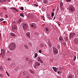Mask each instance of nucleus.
Instances as JSON below:
<instances>
[{
	"label": "nucleus",
	"mask_w": 78,
	"mask_h": 78,
	"mask_svg": "<svg viewBox=\"0 0 78 78\" xmlns=\"http://www.w3.org/2000/svg\"><path fill=\"white\" fill-rule=\"evenodd\" d=\"M16 44L14 42L11 43L9 45V48L11 51H12V50H14L16 48Z\"/></svg>",
	"instance_id": "obj_1"
},
{
	"label": "nucleus",
	"mask_w": 78,
	"mask_h": 78,
	"mask_svg": "<svg viewBox=\"0 0 78 78\" xmlns=\"http://www.w3.org/2000/svg\"><path fill=\"white\" fill-rule=\"evenodd\" d=\"M68 9L71 12H73L75 11V8L72 5L69 6L68 8Z\"/></svg>",
	"instance_id": "obj_2"
},
{
	"label": "nucleus",
	"mask_w": 78,
	"mask_h": 78,
	"mask_svg": "<svg viewBox=\"0 0 78 78\" xmlns=\"http://www.w3.org/2000/svg\"><path fill=\"white\" fill-rule=\"evenodd\" d=\"M53 52L54 54L55 55H56V54H58V50L57 49L55 48V47H53Z\"/></svg>",
	"instance_id": "obj_3"
},
{
	"label": "nucleus",
	"mask_w": 78,
	"mask_h": 78,
	"mask_svg": "<svg viewBox=\"0 0 78 78\" xmlns=\"http://www.w3.org/2000/svg\"><path fill=\"white\" fill-rule=\"evenodd\" d=\"M22 27L24 30H27L28 28V25H27V24H23L22 25Z\"/></svg>",
	"instance_id": "obj_4"
},
{
	"label": "nucleus",
	"mask_w": 78,
	"mask_h": 78,
	"mask_svg": "<svg viewBox=\"0 0 78 78\" xmlns=\"http://www.w3.org/2000/svg\"><path fill=\"white\" fill-rule=\"evenodd\" d=\"M75 35V33H70V34H69V39H72L73 38L74 36Z\"/></svg>",
	"instance_id": "obj_5"
},
{
	"label": "nucleus",
	"mask_w": 78,
	"mask_h": 78,
	"mask_svg": "<svg viewBox=\"0 0 78 78\" xmlns=\"http://www.w3.org/2000/svg\"><path fill=\"white\" fill-rule=\"evenodd\" d=\"M40 65H41V63H40L39 62H35V68H36V67H37V68H38L39 66H40Z\"/></svg>",
	"instance_id": "obj_6"
},
{
	"label": "nucleus",
	"mask_w": 78,
	"mask_h": 78,
	"mask_svg": "<svg viewBox=\"0 0 78 78\" xmlns=\"http://www.w3.org/2000/svg\"><path fill=\"white\" fill-rule=\"evenodd\" d=\"M5 49H1V53L2 54V57L5 56Z\"/></svg>",
	"instance_id": "obj_7"
},
{
	"label": "nucleus",
	"mask_w": 78,
	"mask_h": 78,
	"mask_svg": "<svg viewBox=\"0 0 78 78\" xmlns=\"http://www.w3.org/2000/svg\"><path fill=\"white\" fill-rule=\"evenodd\" d=\"M37 60L38 61H39V62H40L41 63H43V62H43V61L42 60V58H41V57H38L37 58Z\"/></svg>",
	"instance_id": "obj_8"
},
{
	"label": "nucleus",
	"mask_w": 78,
	"mask_h": 78,
	"mask_svg": "<svg viewBox=\"0 0 78 78\" xmlns=\"http://www.w3.org/2000/svg\"><path fill=\"white\" fill-rule=\"evenodd\" d=\"M30 26L31 27H34V29H35V28H36V24L34 23H33L32 24H31V25H30Z\"/></svg>",
	"instance_id": "obj_9"
},
{
	"label": "nucleus",
	"mask_w": 78,
	"mask_h": 78,
	"mask_svg": "<svg viewBox=\"0 0 78 78\" xmlns=\"http://www.w3.org/2000/svg\"><path fill=\"white\" fill-rule=\"evenodd\" d=\"M52 69L54 70V71L55 72H57V71H58L57 70L58 69V68H57L55 67H52Z\"/></svg>",
	"instance_id": "obj_10"
},
{
	"label": "nucleus",
	"mask_w": 78,
	"mask_h": 78,
	"mask_svg": "<svg viewBox=\"0 0 78 78\" xmlns=\"http://www.w3.org/2000/svg\"><path fill=\"white\" fill-rule=\"evenodd\" d=\"M26 36L29 38H30V32H27L26 33Z\"/></svg>",
	"instance_id": "obj_11"
},
{
	"label": "nucleus",
	"mask_w": 78,
	"mask_h": 78,
	"mask_svg": "<svg viewBox=\"0 0 78 78\" xmlns=\"http://www.w3.org/2000/svg\"><path fill=\"white\" fill-rule=\"evenodd\" d=\"M22 19H20L18 20V21L17 22V23H20L22 21Z\"/></svg>",
	"instance_id": "obj_12"
},
{
	"label": "nucleus",
	"mask_w": 78,
	"mask_h": 78,
	"mask_svg": "<svg viewBox=\"0 0 78 78\" xmlns=\"http://www.w3.org/2000/svg\"><path fill=\"white\" fill-rule=\"evenodd\" d=\"M8 0H0V2L1 3H5V2H6V1Z\"/></svg>",
	"instance_id": "obj_13"
},
{
	"label": "nucleus",
	"mask_w": 78,
	"mask_h": 78,
	"mask_svg": "<svg viewBox=\"0 0 78 78\" xmlns=\"http://www.w3.org/2000/svg\"><path fill=\"white\" fill-rule=\"evenodd\" d=\"M12 9H14V10H15L16 12H19V10H18V9H17L16 8H14V7H12L11 8Z\"/></svg>",
	"instance_id": "obj_14"
},
{
	"label": "nucleus",
	"mask_w": 78,
	"mask_h": 78,
	"mask_svg": "<svg viewBox=\"0 0 78 78\" xmlns=\"http://www.w3.org/2000/svg\"><path fill=\"white\" fill-rule=\"evenodd\" d=\"M63 6V3H62V2H60V7L61 8H62Z\"/></svg>",
	"instance_id": "obj_15"
},
{
	"label": "nucleus",
	"mask_w": 78,
	"mask_h": 78,
	"mask_svg": "<svg viewBox=\"0 0 78 78\" xmlns=\"http://www.w3.org/2000/svg\"><path fill=\"white\" fill-rule=\"evenodd\" d=\"M10 34L12 36H13V37H15L16 36V34L13 33H11Z\"/></svg>",
	"instance_id": "obj_16"
},
{
	"label": "nucleus",
	"mask_w": 78,
	"mask_h": 78,
	"mask_svg": "<svg viewBox=\"0 0 78 78\" xmlns=\"http://www.w3.org/2000/svg\"><path fill=\"white\" fill-rule=\"evenodd\" d=\"M59 39L60 41H61L63 42V41H64V40H63V38L62 37H59Z\"/></svg>",
	"instance_id": "obj_17"
},
{
	"label": "nucleus",
	"mask_w": 78,
	"mask_h": 78,
	"mask_svg": "<svg viewBox=\"0 0 78 78\" xmlns=\"http://www.w3.org/2000/svg\"><path fill=\"white\" fill-rule=\"evenodd\" d=\"M44 3H45V4H46L48 2V0H44Z\"/></svg>",
	"instance_id": "obj_18"
},
{
	"label": "nucleus",
	"mask_w": 78,
	"mask_h": 78,
	"mask_svg": "<svg viewBox=\"0 0 78 78\" xmlns=\"http://www.w3.org/2000/svg\"><path fill=\"white\" fill-rule=\"evenodd\" d=\"M24 47H25V48H26V49H28V47L27 45H24Z\"/></svg>",
	"instance_id": "obj_19"
},
{
	"label": "nucleus",
	"mask_w": 78,
	"mask_h": 78,
	"mask_svg": "<svg viewBox=\"0 0 78 78\" xmlns=\"http://www.w3.org/2000/svg\"><path fill=\"white\" fill-rule=\"evenodd\" d=\"M20 16L21 17H23V16H24V14L23 13H21L20 14Z\"/></svg>",
	"instance_id": "obj_20"
},
{
	"label": "nucleus",
	"mask_w": 78,
	"mask_h": 78,
	"mask_svg": "<svg viewBox=\"0 0 78 78\" xmlns=\"http://www.w3.org/2000/svg\"><path fill=\"white\" fill-rule=\"evenodd\" d=\"M16 28H17V26L16 25H15L13 27V28H14V30H16Z\"/></svg>",
	"instance_id": "obj_21"
},
{
	"label": "nucleus",
	"mask_w": 78,
	"mask_h": 78,
	"mask_svg": "<svg viewBox=\"0 0 78 78\" xmlns=\"http://www.w3.org/2000/svg\"><path fill=\"white\" fill-rule=\"evenodd\" d=\"M34 55L35 58H37V53H35Z\"/></svg>",
	"instance_id": "obj_22"
},
{
	"label": "nucleus",
	"mask_w": 78,
	"mask_h": 78,
	"mask_svg": "<svg viewBox=\"0 0 78 78\" xmlns=\"http://www.w3.org/2000/svg\"><path fill=\"white\" fill-rule=\"evenodd\" d=\"M0 69L1 70H3V67H2V66H0Z\"/></svg>",
	"instance_id": "obj_23"
},
{
	"label": "nucleus",
	"mask_w": 78,
	"mask_h": 78,
	"mask_svg": "<svg viewBox=\"0 0 78 78\" xmlns=\"http://www.w3.org/2000/svg\"><path fill=\"white\" fill-rule=\"evenodd\" d=\"M40 46L41 47H44V44L43 43H41L40 44Z\"/></svg>",
	"instance_id": "obj_24"
},
{
	"label": "nucleus",
	"mask_w": 78,
	"mask_h": 78,
	"mask_svg": "<svg viewBox=\"0 0 78 78\" xmlns=\"http://www.w3.org/2000/svg\"><path fill=\"white\" fill-rule=\"evenodd\" d=\"M76 55H74V58H73V61H75V60L76 59Z\"/></svg>",
	"instance_id": "obj_25"
},
{
	"label": "nucleus",
	"mask_w": 78,
	"mask_h": 78,
	"mask_svg": "<svg viewBox=\"0 0 78 78\" xmlns=\"http://www.w3.org/2000/svg\"><path fill=\"white\" fill-rule=\"evenodd\" d=\"M29 61V64H30V63H31V62H32V60H31L30 59Z\"/></svg>",
	"instance_id": "obj_26"
},
{
	"label": "nucleus",
	"mask_w": 78,
	"mask_h": 78,
	"mask_svg": "<svg viewBox=\"0 0 78 78\" xmlns=\"http://www.w3.org/2000/svg\"><path fill=\"white\" fill-rule=\"evenodd\" d=\"M48 45L50 48H51V43H49L48 44Z\"/></svg>",
	"instance_id": "obj_27"
},
{
	"label": "nucleus",
	"mask_w": 78,
	"mask_h": 78,
	"mask_svg": "<svg viewBox=\"0 0 78 78\" xmlns=\"http://www.w3.org/2000/svg\"><path fill=\"white\" fill-rule=\"evenodd\" d=\"M48 18L49 19V20H50V19L51 20V19H52L51 16H49L48 17Z\"/></svg>",
	"instance_id": "obj_28"
},
{
	"label": "nucleus",
	"mask_w": 78,
	"mask_h": 78,
	"mask_svg": "<svg viewBox=\"0 0 78 78\" xmlns=\"http://www.w3.org/2000/svg\"><path fill=\"white\" fill-rule=\"evenodd\" d=\"M30 72L31 73H34V71L32 70H30Z\"/></svg>",
	"instance_id": "obj_29"
},
{
	"label": "nucleus",
	"mask_w": 78,
	"mask_h": 78,
	"mask_svg": "<svg viewBox=\"0 0 78 78\" xmlns=\"http://www.w3.org/2000/svg\"><path fill=\"white\" fill-rule=\"evenodd\" d=\"M46 30L47 31H48V30H49V28H48L47 27L46 28Z\"/></svg>",
	"instance_id": "obj_30"
},
{
	"label": "nucleus",
	"mask_w": 78,
	"mask_h": 78,
	"mask_svg": "<svg viewBox=\"0 0 78 78\" xmlns=\"http://www.w3.org/2000/svg\"><path fill=\"white\" fill-rule=\"evenodd\" d=\"M20 9L22 10V11H23V7H21Z\"/></svg>",
	"instance_id": "obj_31"
},
{
	"label": "nucleus",
	"mask_w": 78,
	"mask_h": 78,
	"mask_svg": "<svg viewBox=\"0 0 78 78\" xmlns=\"http://www.w3.org/2000/svg\"><path fill=\"white\" fill-rule=\"evenodd\" d=\"M30 60V58H26V60L27 61H29Z\"/></svg>",
	"instance_id": "obj_32"
},
{
	"label": "nucleus",
	"mask_w": 78,
	"mask_h": 78,
	"mask_svg": "<svg viewBox=\"0 0 78 78\" xmlns=\"http://www.w3.org/2000/svg\"><path fill=\"white\" fill-rule=\"evenodd\" d=\"M4 20V19L3 18H1L0 19V22H2L3 21V20Z\"/></svg>",
	"instance_id": "obj_33"
},
{
	"label": "nucleus",
	"mask_w": 78,
	"mask_h": 78,
	"mask_svg": "<svg viewBox=\"0 0 78 78\" xmlns=\"http://www.w3.org/2000/svg\"><path fill=\"white\" fill-rule=\"evenodd\" d=\"M3 75H2V74H0V77L1 78L3 77Z\"/></svg>",
	"instance_id": "obj_34"
},
{
	"label": "nucleus",
	"mask_w": 78,
	"mask_h": 78,
	"mask_svg": "<svg viewBox=\"0 0 78 78\" xmlns=\"http://www.w3.org/2000/svg\"><path fill=\"white\" fill-rule=\"evenodd\" d=\"M53 16H54V13H51V17H53Z\"/></svg>",
	"instance_id": "obj_35"
},
{
	"label": "nucleus",
	"mask_w": 78,
	"mask_h": 78,
	"mask_svg": "<svg viewBox=\"0 0 78 78\" xmlns=\"http://www.w3.org/2000/svg\"><path fill=\"white\" fill-rule=\"evenodd\" d=\"M66 2H69L71 1V0H66Z\"/></svg>",
	"instance_id": "obj_36"
},
{
	"label": "nucleus",
	"mask_w": 78,
	"mask_h": 78,
	"mask_svg": "<svg viewBox=\"0 0 78 78\" xmlns=\"http://www.w3.org/2000/svg\"><path fill=\"white\" fill-rule=\"evenodd\" d=\"M68 78H73V76H70Z\"/></svg>",
	"instance_id": "obj_37"
},
{
	"label": "nucleus",
	"mask_w": 78,
	"mask_h": 78,
	"mask_svg": "<svg viewBox=\"0 0 78 78\" xmlns=\"http://www.w3.org/2000/svg\"><path fill=\"white\" fill-rule=\"evenodd\" d=\"M38 51L39 53H42V51L41 50H39Z\"/></svg>",
	"instance_id": "obj_38"
},
{
	"label": "nucleus",
	"mask_w": 78,
	"mask_h": 78,
	"mask_svg": "<svg viewBox=\"0 0 78 78\" xmlns=\"http://www.w3.org/2000/svg\"><path fill=\"white\" fill-rule=\"evenodd\" d=\"M34 6H38V5L37 4H34Z\"/></svg>",
	"instance_id": "obj_39"
},
{
	"label": "nucleus",
	"mask_w": 78,
	"mask_h": 78,
	"mask_svg": "<svg viewBox=\"0 0 78 78\" xmlns=\"http://www.w3.org/2000/svg\"><path fill=\"white\" fill-rule=\"evenodd\" d=\"M47 16L48 17H50V14H48Z\"/></svg>",
	"instance_id": "obj_40"
},
{
	"label": "nucleus",
	"mask_w": 78,
	"mask_h": 78,
	"mask_svg": "<svg viewBox=\"0 0 78 78\" xmlns=\"http://www.w3.org/2000/svg\"><path fill=\"white\" fill-rule=\"evenodd\" d=\"M11 59V58H9L8 59V61H10V60Z\"/></svg>",
	"instance_id": "obj_41"
},
{
	"label": "nucleus",
	"mask_w": 78,
	"mask_h": 78,
	"mask_svg": "<svg viewBox=\"0 0 78 78\" xmlns=\"http://www.w3.org/2000/svg\"><path fill=\"white\" fill-rule=\"evenodd\" d=\"M3 9H5L6 10V8L5 7L3 8Z\"/></svg>",
	"instance_id": "obj_42"
},
{
	"label": "nucleus",
	"mask_w": 78,
	"mask_h": 78,
	"mask_svg": "<svg viewBox=\"0 0 78 78\" xmlns=\"http://www.w3.org/2000/svg\"><path fill=\"white\" fill-rule=\"evenodd\" d=\"M1 37H2V36H1V34H0V39H1Z\"/></svg>",
	"instance_id": "obj_43"
},
{
	"label": "nucleus",
	"mask_w": 78,
	"mask_h": 78,
	"mask_svg": "<svg viewBox=\"0 0 78 78\" xmlns=\"http://www.w3.org/2000/svg\"><path fill=\"white\" fill-rule=\"evenodd\" d=\"M57 73H58V74H59V73H60L59 71H58Z\"/></svg>",
	"instance_id": "obj_44"
},
{
	"label": "nucleus",
	"mask_w": 78,
	"mask_h": 78,
	"mask_svg": "<svg viewBox=\"0 0 78 78\" xmlns=\"http://www.w3.org/2000/svg\"><path fill=\"white\" fill-rule=\"evenodd\" d=\"M7 75H8V76H9V74H7Z\"/></svg>",
	"instance_id": "obj_45"
},
{
	"label": "nucleus",
	"mask_w": 78,
	"mask_h": 78,
	"mask_svg": "<svg viewBox=\"0 0 78 78\" xmlns=\"http://www.w3.org/2000/svg\"><path fill=\"white\" fill-rule=\"evenodd\" d=\"M6 73L7 75L8 74V72H7V71H6Z\"/></svg>",
	"instance_id": "obj_46"
},
{
	"label": "nucleus",
	"mask_w": 78,
	"mask_h": 78,
	"mask_svg": "<svg viewBox=\"0 0 78 78\" xmlns=\"http://www.w3.org/2000/svg\"><path fill=\"white\" fill-rule=\"evenodd\" d=\"M5 22L6 21H3V23H5Z\"/></svg>",
	"instance_id": "obj_47"
},
{
	"label": "nucleus",
	"mask_w": 78,
	"mask_h": 78,
	"mask_svg": "<svg viewBox=\"0 0 78 78\" xmlns=\"http://www.w3.org/2000/svg\"><path fill=\"white\" fill-rule=\"evenodd\" d=\"M2 52H1V56H2Z\"/></svg>",
	"instance_id": "obj_48"
},
{
	"label": "nucleus",
	"mask_w": 78,
	"mask_h": 78,
	"mask_svg": "<svg viewBox=\"0 0 78 78\" xmlns=\"http://www.w3.org/2000/svg\"><path fill=\"white\" fill-rule=\"evenodd\" d=\"M5 16H6V17H8V15H5Z\"/></svg>",
	"instance_id": "obj_49"
},
{
	"label": "nucleus",
	"mask_w": 78,
	"mask_h": 78,
	"mask_svg": "<svg viewBox=\"0 0 78 78\" xmlns=\"http://www.w3.org/2000/svg\"><path fill=\"white\" fill-rule=\"evenodd\" d=\"M25 75H27V73H25Z\"/></svg>",
	"instance_id": "obj_50"
},
{
	"label": "nucleus",
	"mask_w": 78,
	"mask_h": 78,
	"mask_svg": "<svg viewBox=\"0 0 78 78\" xmlns=\"http://www.w3.org/2000/svg\"><path fill=\"white\" fill-rule=\"evenodd\" d=\"M45 47H47V45L46 44H45L44 45Z\"/></svg>",
	"instance_id": "obj_51"
},
{
	"label": "nucleus",
	"mask_w": 78,
	"mask_h": 78,
	"mask_svg": "<svg viewBox=\"0 0 78 78\" xmlns=\"http://www.w3.org/2000/svg\"><path fill=\"white\" fill-rule=\"evenodd\" d=\"M24 73V75H25V72H24L23 73Z\"/></svg>",
	"instance_id": "obj_52"
},
{
	"label": "nucleus",
	"mask_w": 78,
	"mask_h": 78,
	"mask_svg": "<svg viewBox=\"0 0 78 78\" xmlns=\"http://www.w3.org/2000/svg\"><path fill=\"white\" fill-rule=\"evenodd\" d=\"M9 2H10V0H8Z\"/></svg>",
	"instance_id": "obj_53"
},
{
	"label": "nucleus",
	"mask_w": 78,
	"mask_h": 78,
	"mask_svg": "<svg viewBox=\"0 0 78 78\" xmlns=\"http://www.w3.org/2000/svg\"><path fill=\"white\" fill-rule=\"evenodd\" d=\"M58 25H60V24H58Z\"/></svg>",
	"instance_id": "obj_54"
},
{
	"label": "nucleus",
	"mask_w": 78,
	"mask_h": 78,
	"mask_svg": "<svg viewBox=\"0 0 78 78\" xmlns=\"http://www.w3.org/2000/svg\"><path fill=\"white\" fill-rule=\"evenodd\" d=\"M0 14H1V13H0Z\"/></svg>",
	"instance_id": "obj_55"
}]
</instances>
